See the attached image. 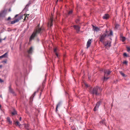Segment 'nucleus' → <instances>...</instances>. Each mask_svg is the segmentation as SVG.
Segmentation results:
<instances>
[{"instance_id": "obj_1", "label": "nucleus", "mask_w": 130, "mask_h": 130, "mask_svg": "<svg viewBox=\"0 0 130 130\" xmlns=\"http://www.w3.org/2000/svg\"><path fill=\"white\" fill-rule=\"evenodd\" d=\"M45 31V30L44 27H38L35 28L34 31L29 38V41H31L37 36V35L40 34V35H43Z\"/></svg>"}, {"instance_id": "obj_2", "label": "nucleus", "mask_w": 130, "mask_h": 130, "mask_svg": "<svg viewBox=\"0 0 130 130\" xmlns=\"http://www.w3.org/2000/svg\"><path fill=\"white\" fill-rule=\"evenodd\" d=\"M107 36V34L104 33L102 35H100V37L99 38L100 41L103 43H104V40L105 38Z\"/></svg>"}, {"instance_id": "obj_3", "label": "nucleus", "mask_w": 130, "mask_h": 130, "mask_svg": "<svg viewBox=\"0 0 130 130\" xmlns=\"http://www.w3.org/2000/svg\"><path fill=\"white\" fill-rule=\"evenodd\" d=\"M91 93L92 94H95L96 95H99L100 94V93L98 92L96 87L93 89V90L91 91Z\"/></svg>"}, {"instance_id": "obj_4", "label": "nucleus", "mask_w": 130, "mask_h": 130, "mask_svg": "<svg viewBox=\"0 0 130 130\" xmlns=\"http://www.w3.org/2000/svg\"><path fill=\"white\" fill-rule=\"evenodd\" d=\"M7 10L5 9L2 10L0 12V18L5 16Z\"/></svg>"}, {"instance_id": "obj_5", "label": "nucleus", "mask_w": 130, "mask_h": 130, "mask_svg": "<svg viewBox=\"0 0 130 130\" xmlns=\"http://www.w3.org/2000/svg\"><path fill=\"white\" fill-rule=\"evenodd\" d=\"M75 29L76 30V32L78 33L80 31V27L76 25H74L73 26Z\"/></svg>"}, {"instance_id": "obj_6", "label": "nucleus", "mask_w": 130, "mask_h": 130, "mask_svg": "<svg viewBox=\"0 0 130 130\" xmlns=\"http://www.w3.org/2000/svg\"><path fill=\"white\" fill-rule=\"evenodd\" d=\"M101 102L100 101H99L96 104V106L93 109V110L95 111H96L98 108L99 106L100 105Z\"/></svg>"}, {"instance_id": "obj_7", "label": "nucleus", "mask_w": 130, "mask_h": 130, "mask_svg": "<svg viewBox=\"0 0 130 130\" xmlns=\"http://www.w3.org/2000/svg\"><path fill=\"white\" fill-rule=\"evenodd\" d=\"M9 92L12 93L13 96H15L16 95V94L15 93L13 89L11 88V85L9 87Z\"/></svg>"}, {"instance_id": "obj_8", "label": "nucleus", "mask_w": 130, "mask_h": 130, "mask_svg": "<svg viewBox=\"0 0 130 130\" xmlns=\"http://www.w3.org/2000/svg\"><path fill=\"white\" fill-rule=\"evenodd\" d=\"M104 75L107 76L110 74L111 71L108 70H104Z\"/></svg>"}, {"instance_id": "obj_9", "label": "nucleus", "mask_w": 130, "mask_h": 130, "mask_svg": "<svg viewBox=\"0 0 130 130\" xmlns=\"http://www.w3.org/2000/svg\"><path fill=\"white\" fill-rule=\"evenodd\" d=\"M31 2L30 1H29L28 3L26 5V6L25 8L24 9V10L26 11L28 10V8L29 7L30 5L31 4Z\"/></svg>"}, {"instance_id": "obj_10", "label": "nucleus", "mask_w": 130, "mask_h": 130, "mask_svg": "<svg viewBox=\"0 0 130 130\" xmlns=\"http://www.w3.org/2000/svg\"><path fill=\"white\" fill-rule=\"evenodd\" d=\"M91 40L90 39H89L88 40L87 43V48H88L90 45L91 43Z\"/></svg>"}, {"instance_id": "obj_11", "label": "nucleus", "mask_w": 130, "mask_h": 130, "mask_svg": "<svg viewBox=\"0 0 130 130\" xmlns=\"http://www.w3.org/2000/svg\"><path fill=\"white\" fill-rule=\"evenodd\" d=\"M109 17V15L108 14H105L104 15L103 17V18L104 19L106 20L108 19Z\"/></svg>"}, {"instance_id": "obj_12", "label": "nucleus", "mask_w": 130, "mask_h": 130, "mask_svg": "<svg viewBox=\"0 0 130 130\" xmlns=\"http://www.w3.org/2000/svg\"><path fill=\"white\" fill-rule=\"evenodd\" d=\"M22 15H21L19 16L17 19H15L14 20L15 21V22H18L19 20L22 18Z\"/></svg>"}, {"instance_id": "obj_13", "label": "nucleus", "mask_w": 130, "mask_h": 130, "mask_svg": "<svg viewBox=\"0 0 130 130\" xmlns=\"http://www.w3.org/2000/svg\"><path fill=\"white\" fill-rule=\"evenodd\" d=\"M13 111L11 112V115L12 116L15 115H17V111L15 110L14 109H13Z\"/></svg>"}, {"instance_id": "obj_14", "label": "nucleus", "mask_w": 130, "mask_h": 130, "mask_svg": "<svg viewBox=\"0 0 130 130\" xmlns=\"http://www.w3.org/2000/svg\"><path fill=\"white\" fill-rule=\"evenodd\" d=\"M32 51V47H31L29 50L28 51V53L29 54L31 53Z\"/></svg>"}, {"instance_id": "obj_15", "label": "nucleus", "mask_w": 130, "mask_h": 130, "mask_svg": "<svg viewBox=\"0 0 130 130\" xmlns=\"http://www.w3.org/2000/svg\"><path fill=\"white\" fill-rule=\"evenodd\" d=\"M2 57L3 58H7L8 56V52H7L3 55H2Z\"/></svg>"}, {"instance_id": "obj_16", "label": "nucleus", "mask_w": 130, "mask_h": 130, "mask_svg": "<svg viewBox=\"0 0 130 130\" xmlns=\"http://www.w3.org/2000/svg\"><path fill=\"white\" fill-rule=\"evenodd\" d=\"M62 103L61 101H59L58 102L57 104L56 107H60L62 105Z\"/></svg>"}, {"instance_id": "obj_17", "label": "nucleus", "mask_w": 130, "mask_h": 130, "mask_svg": "<svg viewBox=\"0 0 130 130\" xmlns=\"http://www.w3.org/2000/svg\"><path fill=\"white\" fill-rule=\"evenodd\" d=\"M24 126L25 128L28 130V128L29 127V125L28 124H24Z\"/></svg>"}, {"instance_id": "obj_18", "label": "nucleus", "mask_w": 130, "mask_h": 130, "mask_svg": "<svg viewBox=\"0 0 130 130\" xmlns=\"http://www.w3.org/2000/svg\"><path fill=\"white\" fill-rule=\"evenodd\" d=\"M7 120L9 124H12V122L11 121L10 119V118L7 117Z\"/></svg>"}, {"instance_id": "obj_19", "label": "nucleus", "mask_w": 130, "mask_h": 130, "mask_svg": "<svg viewBox=\"0 0 130 130\" xmlns=\"http://www.w3.org/2000/svg\"><path fill=\"white\" fill-rule=\"evenodd\" d=\"M119 72L121 75L123 77H125L126 76L125 74L124 73H123L122 71H119Z\"/></svg>"}, {"instance_id": "obj_20", "label": "nucleus", "mask_w": 130, "mask_h": 130, "mask_svg": "<svg viewBox=\"0 0 130 130\" xmlns=\"http://www.w3.org/2000/svg\"><path fill=\"white\" fill-rule=\"evenodd\" d=\"M53 22V20L52 19H51L50 20V27H51L52 26Z\"/></svg>"}, {"instance_id": "obj_21", "label": "nucleus", "mask_w": 130, "mask_h": 130, "mask_svg": "<svg viewBox=\"0 0 130 130\" xmlns=\"http://www.w3.org/2000/svg\"><path fill=\"white\" fill-rule=\"evenodd\" d=\"M38 92V90H37V91H36L35 92H34V93H33V94L32 95L31 97V98H33L34 97V96H35V95L36 93V92Z\"/></svg>"}, {"instance_id": "obj_22", "label": "nucleus", "mask_w": 130, "mask_h": 130, "mask_svg": "<svg viewBox=\"0 0 130 130\" xmlns=\"http://www.w3.org/2000/svg\"><path fill=\"white\" fill-rule=\"evenodd\" d=\"M104 45L105 46H107L108 44V41H107V42L105 41V42H104Z\"/></svg>"}, {"instance_id": "obj_23", "label": "nucleus", "mask_w": 130, "mask_h": 130, "mask_svg": "<svg viewBox=\"0 0 130 130\" xmlns=\"http://www.w3.org/2000/svg\"><path fill=\"white\" fill-rule=\"evenodd\" d=\"M122 41L123 42H124L126 40L125 38L124 37H122Z\"/></svg>"}, {"instance_id": "obj_24", "label": "nucleus", "mask_w": 130, "mask_h": 130, "mask_svg": "<svg viewBox=\"0 0 130 130\" xmlns=\"http://www.w3.org/2000/svg\"><path fill=\"white\" fill-rule=\"evenodd\" d=\"M113 35V32L111 30H110V32L109 33V34L107 35L108 36H112Z\"/></svg>"}, {"instance_id": "obj_25", "label": "nucleus", "mask_w": 130, "mask_h": 130, "mask_svg": "<svg viewBox=\"0 0 130 130\" xmlns=\"http://www.w3.org/2000/svg\"><path fill=\"white\" fill-rule=\"evenodd\" d=\"M126 48L127 52H129L130 51V47L127 46L126 47Z\"/></svg>"}, {"instance_id": "obj_26", "label": "nucleus", "mask_w": 130, "mask_h": 130, "mask_svg": "<svg viewBox=\"0 0 130 130\" xmlns=\"http://www.w3.org/2000/svg\"><path fill=\"white\" fill-rule=\"evenodd\" d=\"M106 76H104V80L106 81L109 78V77H106Z\"/></svg>"}, {"instance_id": "obj_27", "label": "nucleus", "mask_w": 130, "mask_h": 130, "mask_svg": "<svg viewBox=\"0 0 130 130\" xmlns=\"http://www.w3.org/2000/svg\"><path fill=\"white\" fill-rule=\"evenodd\" d=\"M92 27L95 30H96L97 31V29H98V27H95L93 25H92Z\"/></svg>"}, {"instance_id": "obj_28", "label": "nucleus", "mask_w": 130, "mask_h": 130, "mask_svg": "<svg viewBox=\"0 0 130 130\" xmlns=\"http://www.w3.org/2000/svg\"><path fill=\"white\" fill-rule=\"evenodd\" d=\"M80 21V19H79V18H78V19H77L76 21H75V22H76V23L77 24H78V23H79V21Z\"/></svg>"}, {"instance_id": "obj_29", "label": "nucleus", "mask_w": 130, "mask_h": 130, "mask_svg": "<svg viewBox=\"0 0 130 130\" xmlns=\"http://www.w3.org/2000/svg\"><path fill=\"white\" fill-rule=\"evenodd\" d=\"M16 123H17V125L19 126H20L21 125V124L18 121H17L16 122Z\"/></svg>"}, {"instance_id": "obj_30", "label": "nucleus", "mask_w": 130, "mask_h": 130, "mask_svg": "<svg viewBox=\"0 0 130 130\" xmlns=\"http://www.w3.org/2000/svg\"><path fill=\"white\" fill-rule=\"evenodd\" d=\"M119 25L118 24H116L115 25V28L117 29H118L119 28Z\"/></svg>"}, {"instance_id": "obj_31", "label": "nucleus", "mask_w": 130, "mask_h": 130, "mask_svg": "<svg viewBox=\"0 0 130 130\" xmlns=\"http://www.w3.org/2000/svg\"><path fill=\"white\" fill-rule=\"evenodd\" d=\"M96 87L98 91L99 90L100 91H102V89L101 88L98 86H97Z\"/></svg>"}, {"instance_id": "obj_32", "label": "nucleus", "mask_w": 130, "mask_h": 130, "mask_svg": "<svg viewBox=\"0 0 130 130\" xmlns=\"http://www.w3.org/2000/svg\"><path fill=\"white\" fill-rule=\"evenodd\" d=\"M123 55L124 56H125V57H129V56H128L127 55V54L126 53H124V54H123Z\"/></svg>"}, {"instance_id": "obj_33", "label": "nucleus", "mask_w": 130, "mask_h": 130, "mask_svg": "<svg viewBox=\"0 0 130 130\" xmlns=\"http://www.w3.org/2000/svg\"><path fill=\"white\" fill-rule=\"evenodd\" d=\"M123 64H125L126 65H127V61H123Z\"/></svg>"}, {"instance_id": "obj_34", "label": "nucleus", "mask_w": 130, "mask_h": 130, "mask_svg": "<svg viewBox=\"0 0 130 130\" xmlns=\"http://www.w3.org/2000/svg\"><path fill=\"white\" fill-rule=\"evenodd\" d=\"M72 13V10L68 12V14L70 15Z\"/></svg>"}, {"instance_id": "obj_35", "label": "nucleus", "mask_w": 130, "mask_h": 130, "mask_svg": "<svg viewBox=\"0 0 130 130\" xmlns=\"http://www.w3.org/2000/svg\"><path fill=\"white\" fill-rule=\"evenodd\" d=\"M15 23V21L14 20L13 21H12L11 22V24H13L14 23Z\"/></svg>"}, {"instance_id": "obj_36", "label": "nucleus", "mask_w": 130, "mask_h": 130, "mask_svg": "<svg viewBox=\"0 0 130 130\" xmlns=\"http://www.w3.org/2000/svg\"><path fill=\"white\" fill-rule=\"evenodd\" d=\"M100 124H104V120H102V121H100Z\"/></svg>"}, {"instance_id": "obj_37", "label": "nucleus", "mask_w": 130, "mask_h": 130, "mask_svg": "<svg viewBox=\"0 0 130 130\" xmlns=\"http://www.w3.org/2000/svg\"><path fill=\"white\" fill-rule=\"evenodd\" d=\"M111 42H109L108 41V46L109 47H110L111 46Z\"/></svg>"}, {"instance_id": "obj_38", "label": "nucleus", "mask_w": 130, "mask_h": 130, "mask_svg": "<svg viewBox=\"0 0 130 130\" xmlns=\"http://www.w3.org/2000/svg\"><path fill=\"white\" fill-rule=\"evenodd\" d=\"M7 62V60L5 59V60H4L2 62V63L4 62L5 63H6Z\"/></svg>"}, {"instance_id": "obj_39", "label": "nucleus", "mask_w": 130, "mask_h": 130, "mask_svg": "<svg viewBox=\"0 0 130 130\" xmlns=\"http://www.w3.org/2000/svg\"><path fill=\"white\" fill-rule=\"evenodd\" d=\"M36 40L37 42H39V38H37Z\"/></svg>"}, {"instance_id": "obj_40", "label": "nucleus", "mask_w": 130, "mask_h": 130, "mask_svg": "<svg viewBox=\"0 0 130 130\" xmlns=\"http://www.w3.org/2000/svg\"><path fill=\"white\" fill-rule=\"evenodd\" d=\"M4 82L3 80L1 78H0V82L1 83H2V82Z\"/></svg>"}, {"instance_id": "obj_41", "label": "nucleus", "mask_w": 130, "mask_h": 130, "mask_svg": "<svg viewBox=\"0 0 130 130\" xmlns=\"http://www.w3.org/2000/svg\"><path fill=\"white\" fill-rule=\"evenodd\" d=\"M58 107H56V113L57 112V111H58Z\"/></svg>"}, {"instance_id": "obj_42", "label": "nucleus", "mask_w": 130, "mask_h": 130, "mask_svg": "<svg viewBox=\"0 0 130 130\" xmlns=\"http://www.w3.org/2000/svg\"><path fill=\"white\" fill-rule=\"evenodd\" d=\"M54 51L55 53H56V48L54 49Z\"/></svg>"}, {"instance_id": "obj_43", "label": "nucleus", "mask_w": 130, "mask_h": 130, "mask_svg": "<svg viewBox=\"0 0 130 130\" xmlns=\"http://www.w3.org/2000/svg\"><path fill=\"white\" fill-rule=\"evenodd\" d=\"M85 86L87 87H88V85L87 84H86V83H85Z\"/></svg>"}, {"instance_id": "obj_44", "label": "nucleus", "mask_w": 130, "mask_h": 130, "mask_svg": "<svg viewBox=\"0 0 130 130\" xmlns=\"http://www.w3.org/2000/svg\"><path fill=\"white\" fill-rule=\"evenodd\" d=\"M11 19V18L10 17H9L7 19V20L8 21H9V20Z\"/></svg>"}, {"instance_id": "obj_45", "label": "nucleus", "mask_w": 130, "mask_h": 130, "mask_svg": "<svg viewBox=\"0 0 130 130\" xmlns=\"http://www.w3.org/2000/svg\"><path fill=\"white\" fill-rule=\"evenodd\" d=\"M122 35H123L122 34V33H121L120 35V37L122 38V37H123Z\"/></svg>"}, {"instance_id": "obj_46", "label": "nucleus", "mask_w": 130, "mask_h": 130, "mask_svg": "<svg viewBox=\"0 0 130 130\" xmlns=\"http://www.w3.org/2000/svg\"><path fill=\"white\" fill-rule=\"evenodd\" d=\"M58 115L59 117L60 118H61V116H60V115L59 113H58Z\"/></svg>"}, {"instance_id": "obj_47", "label": "nucleus", "mask_w": 130, "mask_h": 130, "mask_svg": "<svg viewBox=\"0 0 130 130\" xmlns=\"http://www.w3.org/2000/svg\"><path fill=\"white\" fill-rule=\"evenodd\" d=\"M3 67V65L1 64L0 65V68H1Z\"/></svg>"}, {"instance_id": "obj_48", "label": "nucleus", "mask_w": 130, "mask_h": 130, "mask_svg": "<svg viewBox=\"0 0 130 130\" xmlns=\"http://www.w3.org/2000/svg\"><path fill=\"white\" fill-rule=\"evenodd\" d=\"M55 53V54L56 56L57 57H58V54H57V53Z\"/></svg>"}, {"instance_id": "obj_49", "label": "nucleus", "mask_w": 130, "mask_h": 130, "mask_svg": "<svg viewBox=\"0 0 130 130\" xmlns=\"http://www.w3.org/2000/svg\"><path fill=\"white\" fill-rule=\"evenodd\" d=\"M21 119H22L21 117H20V118H19V120L20 121H21Z\"/></svg>"}, {"instance_id": "obj_50", "label": "nucleus", "mask_w": 130, "mask_h": 130, "mask_svg": "<svg viewBox=\"0 0 130 130\" xmlns=\"http://www.w3.org/2000/svg\"><path fill=\"white\" fill-rule=\"evenodd\" d=\"M88 79H90V77L89 76V75H88Z\"/></svg>"}, {"instance_id": "obj_51", "label": "nucleus", "mask_w": 130, "mask_h": 130, "mask_svg": "<svg viewBox=\"0 0 130 130\" xmlns=\"http://www.w3.org/2000/svg\"><path fill=\"white\" fill-rule=\"evenodd\" d=\"M26 17V16H25V18L24 19V20H25Z\"/></svg>"}, {"instance_id": "obj_52", "label": "nucleus", "mask_w": 130, "mask_h": 130, "mask_svg": "<svg viewBox=\"0 0 130 130\" xmlns=\"http://www.w3.org/2000/svg\"><path fill=\"white\" fill-rule=\"evenodd\" d=\"M18 16V14H17V15H15V16L14 17L16 18Z\"/></svg>"}, {"instance_id": "obj_53", "label": "nucleus", "mask_w": 130, "mask_h": 130, "mask_svg": "<svg viewBox=\"0 0 130 130\" xmlns=\"http://www.w3.org/2000/svg\"><path fill=\"white\" fill-rule=\"evenodd\" d=\"M6 37H5V38L3 39H2V40H5V39H6Z\"/></svg>"}, {"instance_id": "obj_54", "label": "nucleus", "mask_w": 130, "mask_h": 130, "mask_svg": "<svg viewBox=\"0 0 130 130\" xmlns=\"http://www.w3.org/2000/svg\"><path fill=\"white\" fill-rule=\"evenodd\" d=\"M2 39H0V43L2 42Z\"/></svg>"}, {"instance_id": "obj_55", "label": "nucleus", "mask_w": 130, "mask_h": 130, "mask_svg": "<svg viewBox=\"0 0 130 130\" xmlns=\"http://www.w3.org/2000/svg\"><path fill=\"white\" fill-rule=\"evenodd\" d=\"M11 11V9H9V12H10V11Z\"/></svg>"}, {"instance_id": "obj_56", "label": "nucleus", "mask_w": 130, "mask_h": 130, "mask_svg": "<svg viewBox=\"0 0 130 130\" xmlns=\"http://www.w3.org/2000/svg\"><path fill=\"white\" fill-rule=\"evenodd\" d=\"M3 58V57H2V56H0V59H1V58Z\"/></svg>"}, {"instance_id": "obj_57", "label": "nucleus", "mask_w": 130, "mask_h": 130, "mask_svg": "<svg viewBox=\"0 0 130 130\" xmlns=\"http://www.w3.org/2000/svg\"><path fill=\"white\" fill-rule=\"evenodd\" d=\"M29 15V14H27V15H26V17H27V18H28V16H27V15Z\"/></svg>"}, {"instance_id": "obj_58", "label": "nucleus", "mask_w": 130, "mask_h": 130, "mask_svg": "<svg viewBox=\"0 0 130 130\" xmlns=\"http://www.w3.org/2000/svg\"><path fill=\"white\" fill-rule=\"evenodd\" d=\"M110 39L111 40H112V39L111 38H110Z\"/></svg>"}, {"instance_id": "obj_59", "label": "nucleus", "mask_w": 130, "mask_h": 130, "mask_svg": "<svg viewBox=\"0 0 130 130\" xmlns=\"http://www.w3.org/2000/svg\"><path fill=\"white\" fill-rule=\"evenodd\" d=\"M111 106H113V105L111 104Z\"/></svg>"}, {"instance_id": "obj_60", "label": "nucleus", "mask_w": 130, "mask_h": 130, "mask_svg": "<svg viewBox=\"0 0 130 130\" xmlns=\"http://www.w3.org/2000/svg\"><path fill=\"white\" fill-rule=\"evenodd\" d=\"M26 15V14H24V15Z\"/></svg>"}]
</instances>
